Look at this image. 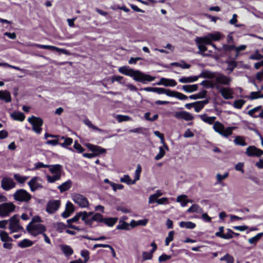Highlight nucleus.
<instances>
[{
	"label": "nucleus",
	"instance_id": "e433bc0d",
	"mask_svg": "<svg viewBox=\"0 0 263 263\" xmlns=\"http://www.w3.org/2000/svg\"><path fill=\"white\" fill-rule=\"evenodd\" d=\"M103 218V216L100 213H96L93 214V216L91 217V225L94 221L99 222H102Z\"/></svg>",
	"mask_w": 263,
	"mask_h": 263
},
{
	"label": "nucleus",
	"instance_id": "39448f33",
	"mask_svg": "<svg viewBox=\"0 0 263 263\" xmlns=\"http://www.w3.org/2000/svg\"><path fill=\"white\" fill-rule=\"evenodd\" d=\"M15 208V205L11 202H5L0 204V217L4 218L9 216L14 212Z\"/></svg>",
	"mask_w": 263,
	"mask_h": 263
},
{
	"label": "nucleus",
	"instance_id": "412c9836",
	"mask_svg": "<svg viewBox=\"0 0 263 263\" xmlns=\"http://www.w3.org/2000/svg\"><path fill=\"white\" fill-rule=\"evenodd\" d=\"M11 117L14 120L22 122L25 118V115L20 111H15L10 114Z\"/></svg>",
	"mask_w": 263,
	"mask_h": 263
},
{
	"label": "nucleus",
	"instance_id": "dca6fc26",
	"mask_svg": "<svg viewBox=\"0 0 263 263\" xmlns=\"http://www.w3.org/2000/svg\"><path fill=\"white\" fill-rule=\"evenodd\" d=\"M15 186V183L9 178H3L1 181V187L5 191H9Z\"/></svg>",
	"mask_w": 263,
	"mask_h": 263
},
{
	"label": "nucleus",
	"instance_id": "5701e85b",
	"mask_svg": "<svg viewBox=\"0 0 263 263\" xmlns=\"http://www.w3.org/2000/svg\"><path fill=\"white\" fill-rule=\"evenodd\" d=\"M200 76H193L189 77H182L179 79V81L182 83H187L194 82L198 80Z\"/></svg>",
	"mask_w": 263,
	"mask_h": 263
},
{
	"label": "nucleus",
	"instance_id": "3c124183",
	"mask_svg": "<svg viewBox=\"0 0 263 263\" xmlns=\"http://www.w3.org/2000/svg\"><path fill=\"white\" fill-rule=\"evenodd\" d=\"M165 152L162 147H159V153L155 156V159L156 160H159L162 158L163 156L165 155Z\"/></svg>",
	"mask_w": 263,
	"mask_h": 263
},
{
	"label": "nucleus",
	"instance_id": "f03ea898",
	"mask_svg": "<svg viewBox=\"0 0 263 263\" xmlns=\"http://www.w3.org/2000/svg\"><path fill=\"white\" fill-rule=\"evenodd\" d=\"M220 39V34L219 32L215 33H209L202 37H196L195 41L199 49L198 54L203 57H209L212 54V51L209 50L208 53H205L208 50L205 45H211L214 49L218 50L216 45L213 44L212 41H218Z\"/></svg>",
	"mask_w": 263,
	"mask_h": 263
},
{
	"label": "nucleus",
	"instance_id": "864d4df0",
	"mask_svg": "<svg viewBox=\"0 0 263 263\" xmlns=\"http://www.w3.org/2000/svg\"><path fill=\"white\" fill-rule=\"evenodd\" d=\"M116 119L119 122H121L129 121L130 120V118L127 116L118 115L116 117Z\"/></svg>",
	"mask_w": 263,
	"mask_h": 263
},
{
	"label": "nucleus",
	"instance_id": "f704fd0d",
	"mask_svg": "<svg viewBox=\"0 0 263 263\" xmlns=\"http://www.w3.org/2000/svg\"><path fill=\"white\" fill-rule=\"evenodd\" d=\"M34 46L39 48H40V49H48V50H52V51H58L61 50L60 49L58 48V47H56L53 46H51V45H45L36 44H35Z\"/></svg>",
	"mask_w": 263,
	"mask_h": 263
},
{
	"label": "nucleus",
	"instance_id": "69168bd1",
	"mask_svg": "<svg viewBox=\"0 0 263 263\" xmlns=\"http://www.w3.org/2000/svg\"><path fill=\"white\" fill-rule=\"evenodd\" d=\"M156 202L158 204H168V199L166 197H163L156 200Z\"/></svg>",
	"mask_w": 263,
	"mask_h": 263
},
{
	"label": "nucleus",
	"instance_id": "338daca9",
	"mask_svg": "<svg viewBox=\"0 0 263 263\" xmlns=\"http://www.w3.org/2000/svg\"><path fill=\"white\" fill-rule=\"evenodd\" d=\"M65 210L69 212L70 213H72L74 211L73 204L71 202H68L66 203Z\"/></svg>",
	"mask_w": 263,
	"mask_h": 263
},
{
	"label": "nucleus",
	"instance_id": "a19ab883",
	"mask_svg": "<svg viewBox=\"0 0 263 263\" xmlns=\"http://www.w3.org/2000/svg\"><path fill=\"white\" fill-rule=\"evenodd\" d=\"M246 102V101L242 99L236 100L233 102V106L235 108L241 109Z\"/></svg>",
	"mask_w": 263,
	"mask_h": 263
},
{
	"label": "nucleus",
	"instance_id": "ea45409f",
	"mask_svg": "<svg viewBox=\"0 0 263 263\" xmlns=\"http://www.w3.org/2000/svg\"><path fill=\"white\" fill-rule=\"evenodd\" d=\"M263 236V233H259L255 236L250 238L248 239V242L250 244H256V243Z\"/></svg>",
	"mask_w": 263,
	"mask_h": 263
},
{
	"label": "nucleus",
	"instance_id": "f8f14e48",
	"mask_svg": "<svg viewBox=\"0 0 263 263\" xmlns=\"http://www.w3.org/2000/svg\"><path fill=\"white\" fill-rule=\"evenodd\" d=\"M42 179L39 177H33L28 182L31 191L34 192L37 190L42 189L43 187L42 184Z\"/></svg>",
	"mask_w": 263,
	"mask_h": 263
},
{
	"label": "nucleus",
	"instance_id": "a18cd8bd",
	"mask_svg": "<svg viewBox=\"0 0 263 263\" xmlns=\"http://www.w3.org/2000/svg\"><path fill=\"white\" fill-rule=\"evenodd\" d=\"M62 139H64V142L63 143H61L60 145L62 147H66L67 146L70 145L73 142V140L70 138H65L64 137H61Z\"/></svg>",
	"mask_w": 263,
	"mask_h": 263
},
{
	"label": "nucleus",
	"instance_id": "4d7b16f0",
	"mask_svg": "<svg viewBox=\"0 0 263 263\" xmlns=\"http://www.w3.org/2000/svg\"><path fill=\"white\" fill-rule=\"evenodd\" d=\"M73 148L79 153H82L84 151V148L77 141L74 142Z\"/></svg>",
	"mask_w": 263,
	"mask_h": 263
},
{
	"label": "nucleus",
	"instance_id": "6e6d98bb",
	"mask_svg": "<svg viewBox=\"0 0 263 263\" xmlns=\"http://www.w3.org/2000/svg\"><path fill=\"white\" fill-rule=\"evenodd\" d=\"M142 256L143 261H145L151 259L153 258V255L150 252H143Z\"/></svg>",
	"mask_w": 263,
	"mask_h": 263
},
{
	"label": "nucleus",
	"instance_id": "cd10ccee",
	"mask_svg": "<svg viewBox=\"0 0 263 263\" xmlns=\"http://www.w3.org/2000/svg\"><path fill=\"white\" fill-rule=\"evenodd\" d=\"M187 212L189 213H202L203 209L199 205L194 204L187 209Z\"/></svg>",
	"mask_w": 263,
	"mask_h": 263
},
{
	"label": "nucleus",
	"instance_id": "72a5a7b5",
	"mask_svg": "<svg viewBox=\"0 0 263 263\" xmlns=\"http://www.w3.org/2000/svg\"><path fill=\"white\" fill-rule=\"evenodd\" d=\"M0 238L3 242L13 241L12 238L9 237L8 233L5 231H0Z\"/></svg>",
	"mask_w": 263,
	"mask_h": 263
},
{
	"label": "nucleus",
	"instance_id": "b1692460",
	"mask_svg": "<svg viewBox=\"0 0 263 263\" xmlns=\"http://www.w3.org/2000/svg\"><path fill=\"white\" fill-rule=\"evenodd\" d=\"M80 218L84 221L85 223L89 226H91V217H89L87 215V212H80Z\"/></svg>",
	"mask_w": 263,
	"mask_h": 263
},
{
	"label": "nucleus",
	"instance_id": "a878e982",
	"mask_svg": "<svg viewBox=\"0 0 263 263\" xmlns=\"http://www.w3.org/2000/svg\"><path fill=\"white\" fill-rule=\"evenodd\" d=\"M72 185V182L70 180H68L66 182L63 183L61 185L58 186V189L61 192H63L69 189Z\"/></svg>",
	"mask_w": 263,
	"mask_h": 263
},
{
	"label": "nucleus",
	"instance_id": "c756f323",
	"mask_svg": "<svg viewBox=\"0 0 263 263\" xmlns=\"http://www.w3.org/2000/svg\"><path fill=\"white\" fill-rule=\"evenodd\" d=\"M117 217L103 218V222L109 227H112L118 221Z\"/></svg>",
	"mask_w": 263,
	"mask_h": 263
},
{
	"label": "nucleus",
	"instance_id": "bf43d9fd",
	"mask_svg": "<svg viewBox=\"0 0 263 263\" xmlns=\"http://www.w3.org/2000/svg\"><path fill=\"white\" fill-rule=\"evenodd\" d=\"M110 186L112 187L114 191H116L117 190H122L124 186L121 184H116L114 182L110 183Z\"/></svg>",
	"mask_w": 263,
	"mask_h": 263
},
{
	"label": "nucleus",
	"instance_id": "8fccbe9b",
	"mask_svg": "<svg viewBox=\"0 0 263 263\" xmlns=\"http://www.w3.org/2000/svg\"><path fill=\"white\" fill-rule=\"evenodd\" d=\"M34 165V167L32 168V170H36L41 168H48V167L49 166V165L45 164L43 162H41L35 163Z\"/></svg>",
	"mask_w": 263,
	"mask_h": 263
},
{
	"label": "nucleus",
	"instance_id": "052dcab7",
	"mask_svg": "<svg viewBox=\"0 0 263 263\" xmlns=\"http://www.w3.org/2000/svg\"><path fill=\"white\" fill-rule=\"evenodd\" d=\"M228 175H229V173H226L223 175H221L220 174H218L216 175V178H217V181L219 183L221 182L223 180H224L226 178H227L228 177Z\"/></svg>",
	"mask_w": 263,
	"mask_h": 263
},
{
	"label": "nucleus",
	"instance_id": "aec40b11",
	"mask_svg": "<svg viewBox=\"0 0 263 263\" xmlns=\"http://www.w3.org/2000/svg\"><path fill=\"white\" fill-rule=\"evenodd\" d=\"M48 168L51 174L61 176L62 166L60 164L49 165Z\"/></svg>",
	"mask_w": 263,
	"mask_h": 263
},
{
	"label": "nucleus",
	"instance_id": "e2e57ef3",
	"mask_svg": "<svg viewBox=\"0 0 263 263\" xmlns=\"http://www.w3.org/2000/svg\"><path fill=\"white\" fill-rule=\"evenodd\" d=\"M80 218V212L77 213L76 215H75L73 218L67 220V223L68 224H70V223L71 222H76L78 221V220Z\"/></svg>",
	"mask_w": 263,
	"mask_h": 263
},
{
	"label": "nucleus",
	"instance_id": "393cba45",
	"mask_svg": "<svg viewBox=\"0 0 263 263\" xmlns=\"http://www.w3.org/2000/svg\"><path fill=\"white\" fill-rule=\"evenodd\" d=\"M61 249L66 256H69L73 253L72 248L68 245H61Z\"/></svg>",
	"mask_w": 263,
	"mask_h": 263
},
{
	"label": "nucleus",
	"instance_id": "49530a36",
	"mask_svg": "<svg viewBox=\"0 0 263 263\" xmlns=\"http://www.w3.org/2000/svg\"><path fill=\"white\" fill-rule=\"evenodd\" d=\"M221 261H226L227 263H233L234 258L229 254H226L224 256L220 258Z\"/></svg>",
	"mask_w": 263,
	"mask_h": 263
},
{
	"label": "nucleus",
	"instance_id": "680f3d73",
	"mask_svg": "<svg viewBox=\"0 0 263 263\" xmlns=\"http://www.w3.org/2000/svg\"><path fill=\"white\" fill-rule=\"evenodd\" d=\"M171 258V255H168L164 254L159 257L158 261L159 262H164V261L169 260Z\"/></svg>",
	"mask_w": 263,
	"mask_h": 263
},
{
	"label": "nucleus",
	"instance_id": "2eb2a0df",
	"mask_svg": "<svg viewBox=\"0 0 263 263\" xmlns=\"http://www.w3.org/2000/svg\"><path fill=\"white\" fill-rule=\"evenodd\" d=\"M246 154L249 157H260L263 155V151L255 146H249L246 149Z\"/></svg>",
	"mask_w": 263,
	"mask_h": 263
},
{
	"label": "nucleus",
	"instance_id": "a211bd4d",
	"mask_svg": "<svg viewBox=\"0 0 263 263\" xmlns=\"http://www.w3.org/2000/svg\"><path fill=\"white\" fill-rule=\"evenodd\" d=\"M158 85H163L165 87H174L177 85V82L174 79L161 78L160 81L157 83Z\"/></svg>",
	"mask_w": 263,
	"mask_h": 263
},
{
	"label": "nucleus",
	"instance_id": "774afa93",
	"mask_svg": "<svg viewBox=\"0 0 263 263\" xmlns=\"http://www.w3.org/2000/svg\"><path fill=\"white\" fill-rule=\"evenodd\" d=\"M12 241H5L4 242L3 247L4 249L8 250H11L13 247V245L11 243Z\"/></svg>",
	"mask_w": 263,
	"mask_h": 263
},
{
	"label": "nucleus",
	"instance_id": "c85d7f7f",
	"mask_svg": "<svg viewBox=\"0 0 263 263\" xmlns=\"http://www.w3.org/2000/svg\"><path fill=\"white\" fill-rule=\"evenodd\" d=\"M233 142L236 145L242 146H246L247 144L245 141V138L241 136H236Z\"/></svg>",
	"mask_w": 263,
	"mask_h": 263
},
{
	"label": "nucleus",
	"instance_id": "7ed1b4c3",
	"mask_svg": "<svg viewBox=\"0 0 263 263\" xmlns=\"http://www.w3.org/2000/svg\"><path fill=\"white\" fill-rule=\"evenodd\" d=\"M202 121L209 124H213L214 130L223 137L228 138L233 134V131L236 129L235 126L225 127L224 125L219 121H215L216 117H209L206 114L199 115Z\"/></svg>",
	"mask_w": 263,
	"mask_h": 263
},
{
	"label": "nucleus",
	"instance_id": "423d86ee",
	"mask_svg": "<svg viewBox=\"0 0 263 263\" xmlns=\"http://www.w3.org/2000/svg\"><path fill=\"white\" fill-rule=\"evenodd\" d=\"M27 231L34 236L39 234H42L46 231V228L43 224L40 223H29L27 227Z\"/></svg>",
	"mask_w": 263,
	"mask_h": 263
},
{
	"label": "nucleus",
	"instance_id": "ddd939ff",
	"mask_svg": "<svg viewBox=\"0 0 263 263\" xmlns=\"http://www.w3.org/2000/svg\"><path fill=\"white\" fill-rule=\"evenodd\" d=\"M216 90L219 91L222 97L225 99L228 100L233 98V90L230 87H219L217 86Z\"/></svg>",
	"mask_w": 263,
	"mask_h": 263
},
{
	"label": "nucleus",
	"instance_id": "37998d69",
	"mask_svg": "<svg viewBox=\"0 0 263 263\" xmlns=\"http://www.w3.org/2000/svg\"><path fill=\"white\" fill-rule=\"evenodd\" d=\"M61 176L54 175L53 176L47 175L46 178L49 183H53L61 179Z\"/></svg>",
	"mask_w": 263,
	"mask_h": 263
},
{
	"label": "nucleus",
	"instance_id": "4c0bfd02",
	"mask_svg": "<svg viewBox=\"0 0 263 263\" xmlns=\"http://www.w3.org/2000/svg\"><path fill=\"white\" fill-rule=\"evenodd\" d=\"M84 123L88 127H89L90 128H92L93 130H97V131L100 132H104L103 130H102V129H101L100 128H99L97 126H96L94 125H93L92 123H91V122L89 119H86L84 120Z\"/></svg>",
	"mask_w": 263,
	"mask_h": 263
},
{
	"label": "nucleus",
	"instance_id": "c03bdc74",
	"mask_svg": "<svg viewBox=\"0 0 263 263\" xmlns=\"http://www.w3.org/2000/svg\"><path fill=\"white\" fill-rule=\"evenodd\" d=\"M262 106L261 105L256 106L248 111V114L253 118H258V116H254V114L261 109Z\"/></svg>",
	"mask_w": 263,
	"mask_h": 263
},
{
	"label": "nucleus",
	"instance_id": "bb28decb",
	"mask_svg": "<svg viewBox=\"0 0 263 263\" xmlns=\"http://www.w3.org/2000/svg\"><path fill=\"white\" fill-rule=\"evenodd\" d=\"M208 103V101H197L194 103V107L195 111L197 112H199L204 107V106Z\"/></svg>",
	"mask_w": 263,
	"mask_h": 263
},
{
	"label": "nucleus",
	"instance_id": "6e6552de",
	"mask_svg": "<svg viewBox=\"0 0 263 263\" xmlns=\"http://www.w3.org/2000/svg\"><path fill=\"white\" fill-rule=\"evenodd\" d=\"M27 120L32 125V130L36 134H40L42 130L43 120L39 117L32 116L29 118Z\"/></svg>",
	"mask_w": 263,
	"mask_h": 263
},
{
	"label": "nucleus",
	"instance_id": "5fc2aeb1",
	"mask_svg": "<svg viewBox=\"0 0 263 263\" xmlns=\"http://www.w3.org/2000/svg\"><path fill=\"white\" fill-rule=\"evenodd\" d=\"M260 92L259 91H252L250 93V96L247 97L250 100H254L260 98Z\"/></svg>",
	"mask_w": 263,
	"mask_h": 263
},
{
	"label": "nucleus",
	"instance_id": "2f4dec72",
	"mask_svg": "<svg viewBox=\"0 0 263 263\" xmlns=\"http://www.w3.org/2000/svg\"><path fill=\"white\" fill-rule=\"evenodd\" d=\"M182 89L186 92H192L197 90L198 85L197 84L183 85Z\"/></svg>",
	"mask_w": 263,
	"mask_h": 263
},
{
	"label": "nucleus",
	"instance_id": "0eeeda50",
	"mask_svg": "<svg viewBox=\"0 0 263 263\" xmlns=\"http://www.w3.org/2000/svg\"><path fill=\"white\" fill-rule=\"evenodd\" d=\"M142 171V168L140 164H138L135 173V178L132 180L128 175H125L124 176L120 178L121 182L125 183L128 185L134 184L137 181L140 179V174Z\"/></svg>",
	"mask_w": 263,
	"mask_h": 263
},
{
	"label": "nucleus",
	"instance_id": "20e7f679",
	"mask_svg": "<svg viewBox=\"0 0 263 263\" xmlns=\"http://www.w3.org/2000/svg\"><path fill=\"white\" fill-rule=\"evenodd\" d=\"M118 71L123 74L133 77L134 80L138 82L143 83L145 81L152 82L155 79V77L145 74L139 70H134L126 66L120 67Z\"/></svg>",
	"mask_w": 263,
	"mask_h": 263
},
{
	"label": "nucleus",
	"instance_id": "4468645a",
	"mask_svg": "<svg viewBox=\"0 0 263 263\" xmlns=\"http://www.w3.org/2000/svg\"><path fill=\"white\" fill-rule=\"evenodd\" d=\"M60 206V201L59 200H50L46 205V211L49 214L55 212Z\"/></svg>",
	"mask_w": 263,
	"mask_h": 263
},
{
	"label": "nucleus",
	"instance_id": "9b49d317",
	"mask_svg": "<svg viewBox=\"0 0 263 263\" xmlns=\"http://www.w3.org/2000/svg\"><path fill=\"white\" fill-rule=\"evenodd\" d=\"M74 202L82 208H86L89 206V201L87 198L80 194H74L72 196Z\"/></svg>",
	"mask_w": 263,
	"mask_h": 263
},
{
	"label": "nucleus",
	"instance_id": "1a4fd4ad",
	"mask_svg": "<svg viewBox=\"0 0 263 263\" xmlns=\"http://www.w3.org/2000/svg\"><path fill=\"white\" fill-rule=\"evenodd\" d=\"M31 195L24 189L18 190L13 194L14 199L20 202H27L31 199Z\"/></svg>",
	"mask_w": 263,
	"mask_h": 263
},
{
	"label": "nucleus",
	"instance_id": "58836bf2",
	"mask_svg": "<svg viewBox=\"0 0 263 263\" xmlns=\"http://www.w3.org/2000/svg\"><path fill=\"white\" fill-rule=\"evenodd\" d=\"M117 230H129V224L123 221L120 220L118 225L117 226Z\"/></svg>",
	"mask_w": 263,
	"mask_h": 263
},
{
	"label": "nucleus",
	"instance_id": "f257e3e1",
	"mask_svg": "<svg viewBox=\"0 0 263 263\" xmlns=\"http://www.w3.org/2000/svg\"><path fill=\"white\" fill-rule=\"evenodd\" d=\"M205 77L211 79L204 80L201 82L200 85L206 88H215L217 86L223 87L222 86H229L231 84L232 78L219 72H208Z\"/></svg>",
	"mask_w": 263,
	"mask_h": 263
},
{
	"label": "nucleus",
	"instance_id": "de8ad7c7",
	"mask_svg": "<svg viewBox=\"0 0 263 263\" xmlns=\"http://www.w3.org/2000/svg\"><path fill=\"white\" fill-rule=\"evenodd\" d=\"M66 227V224L63 222H57L54 224V228L60 233H62Z\"/></svg>",
	"mask_w": 263,
	"mask_h": 263
},
{
	"label": "nucleus",
	"instance_id": "7c9ffc66",
	"mask_svg": "<svg viewBox=\"0 0 263 263\" xmlns=\"http://www.w3.org/2000/svg\"><path fill=\"white\" fill-rule=\"evenodd\" d=\"M179 226L182 228L193 229L195 228L196 224L191 221H181L179 223Z\"/></svg>",
	"mask_w": 263,
	"mask_h": 263
},
{
	"label": "nucleus",
	"instance_id": "473e14b6",
	"mask_svg": "<svg viewBox=\"0 0 263 263\" xmlns=\"http://www.w3.org/2000/svg\"><path fill=\"white\" fill-rule=\"evenodd\" d=\"M176 201L178 202H180L181 205L183 207L186 206L187 203L189 202V200L187 199V196L184 195L178 196Z\"/></svg>",
	"mask_w": 263,
	"mask_h": 263
},
{
	"label": "nucleus",
	"instance_id": "0e129e2a",
	"mask_svg": "<svg viewBox=\"0 0 263 263\" xmlns=\"http://www.w3.org/2000/svg\"><path fill=\"white\" fill-rule=\"evenodd\" d=\"M175 97L181 100H185L187 99L188 98V97L186 95L177 91H176V93Z\"/></svg>",
	"mask_w": 263,
	"mask_h": 263
},
{
	"label": "nucleus",
	"instance_id": "09e8293b",
	"mask_svg": "<svg viewBox=\"0 0 263 263\" xmlns=\"http://www.w3.org/2000/svg\"><path fill=\"white\" fill-rule=\"evenodd\" d=\"M263 58V55L260 54L258 50H256L255 52L251 54L249 59L253 60H259Z\"/></svg>",
	"mask_w": 263,
	"mask_h": 263
},
{
	"label": "nucleus",
	"instance_id": "13d9d810",
	"mask_svg": "<svg viewBox=\"0 0 263 263\" xmlns=\"http://www.w3.org/2000/svg\"><path fill=\"white\" fill-rule=\"evenodd\" d=\"M89 253L88 251L86 250H83L81 251V255L84 258L85 262L88 261L89 259Z\"/></svg>",
	"mask_w": 263,
	"mask_h": 263
},
{
	"label": "nucleus",
	"instance_id": "9d476101",
	"mask_svg": "<svg viewBox=\"0 0 263 263\" xmlns=\"http://www.w3.org/2000/svg\"><path fill=\"white\" fill-rule=\"evenodd\" d=\"M19 216L17 215L13 216L9 219V229L11 233L23 230V228L19 223Z\"/></svg>",
	"mask_w": 263,
	"mask_h": 263
},
{
	"label": "nucleus",
	"instance_id": "f3484780",
	"mask_svg": "<svg viewBox=\"0 0 263 263\" xmlns=\"http://www.w3.org/2000/svg\"><path fill=\"white\" fill-rule=\"evenodd\" d=\"M174 116L178 119H183L189 121L194 119L193 115L186 111H181L175 112Z\"/></svg>",
	"mask_w": 263,
	"mask_h": 263
},
{
	"label": "nucleus",
	"instance_id": "79ce46f5",
	"mask_svg": "<svg viewBox=\"0 0 263 263\" xmlns=\"http://www.w3.org/2000/svg\"><path fill=\"white\" fill-rule=\"evenodd\" d=\"M14 178L18 182L23 183L29 178V177L23 176L18 174H15L14 175Z\"/></svg>",
	"mask_w": 263,
	"mask_h": 263
},
{
	"label": "nucleus",
	"instance_id": "603ef678",
	"mask_svg": "<svg viewBox=\"0 0 263 263\" xmlns=\"http://www.w3.org/2000/svg\"><path fill=\"white\" fill-rule=\"evenodd\" d=\"M174 232L173 231H170L168 233L167 237L166 238L165 240V243L166 246H168L171 241L173 240Z\"/></svg>",
	"mask_w": 263,
	"mask_h": 263
},
{
	"label": "nucleus",
	"instance_id": "c9c22d12",
	"mask_svg": "<svg viewBox=\"0 0 263 263\" xmlns=\"http://www.w3.org/2000/svg\"><path fill=\"white\" fill-rule=\"evenodd\" d=\"M32 245L33 242L31 240L27 239H23L18 243V247L22 248L29 247L31 246Z\"/></svg>",
	"mask_w": 263,
	"mask_h": 263
},
{
	"label": "nucleus",
	"instance_id": "6ab92c4d",
	"mask_svg": "<svg viewBox=\"0 0 263 263\" xmlns=\"http://www.w3.org/2000/svg\"><path fill=\"white\" fill-rule=\"evenodd\" d=\"M88 148L92 151L96 156L98 155L101 154L106 152V149L102 148L101 147L93 145L91 144H87L86 145Z\"/></svg>",
	"mask_w": 263,
	"mask_h": 263
},
{
	"label": "nucleus",
	"instance_id": "4be33fe9",
	"mask_svg": "<svg viewBox=\"0 0 263 263\" xmlns=\"http://www.w3.org/2000/svg\"><path fill=\"white\" fill-rule=\"evenodd\" d=\"M0 100L7 103L10 102L12 100L10 93L7 90H0Z\"/></svg>",
	"mask_w": 263,
	"mask_h": 263
}]
</instances>
